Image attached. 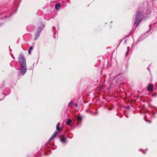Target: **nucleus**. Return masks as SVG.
I'll list each match as a JSON object with an SVG mask.
<instances>
[{
    "label": "nucleus",
    "mask_w": 157,
    "mask_h": 157,
    "mask_svg": "<svg viewBox=\"0 0 157 157\" xmlns=\"http://www.w3.org/2000/svg\"><path fill=\"white\" fill-rule=\"evenodd\" d=\"M19 61L21 64V74L24 75L27 71L26 61L23 55H21L19 58Z\"/></svg>",
    "instance_id": "obj_1"
},
{
    "label": "nucleus",
    "mask_w": 157,
    "mask_h": 157,
    "mask_svg": "<svg viewBox=\"0 0 157 157\" xmlns=\"http://www.w3.org/2000/svg\"><path fill=\"white\" fill-rule=\"evenodd\" d=\"M143 13L141 11H138L135 17L134 26H137L142 19Z\"/></svg>",
    "instance_id": "obj_2"
},
{
    "label": "nucleus",
    "mask_w": 157,
    "mask_h": 157,
    "mask_svg": "<svg viewBox=\"0 0 157 157\" xmlns=\"http://www.w3.org/2000/svg\"><path fill=\"white\" fill-rule=\"evenodd\" d=\"M44 25L43 24H41V26L38 29V31H39V32L36 33L35 37V38L36 39V40L40 35V32L44 28Z\"/></svg>",
    "instance_id": "obj_3"
},
{
    "label": "nucleus",
    "mask_w": 157,
    "mask_h": 157,
    "mask_svg": "<svg viewBox=\"0 0 157 157\" xmlns=\"http://www.w3.org/2000/svg\"><path fill=\"white\" fill-rule=\"evenodd\" d=\"M58 133V132L57 131H55V132H54L53 134L52 135V136L50 138L49 141H50L54 139V138L56 136V135Z\"/></svg>",
    "instance_id": "obj_4"
},
{
    "label": "nucleus",
    "mask_w": 157,
    "mask_h": 157,
    "mask_svg": "<svg viewBox=\"0 0 157 157\" xmlns=\"http://www.w3.org/2000/svg\"><path fill=\"white\" fill-rule=\"evenodd\" d=\"M153 85L151 83L149 84L147 86L148 90L152 91H153Z\"/></svg>",
    "instance_id": "obj_5"
},
{
    "label": "nucleus",
    "mask_w": 157,
    "mask_h": 157,
    "mask_svg": "<svg viewBox=\"0 0 157 157\" xmlns=\"http://www.w3.org/2000/svg\"><path fill=\"white\" fill-rule=\"evenodd\" d=\"M65 139L66 138L63 135H62L60 138V140L63 143L65 144L66 142V140Z\"/></svg>",
    "instance_id": "obj_6"
},
{
    "label": "nucleus",
    "mask_w": 157,
    "mask_h": 157,
    "mask_svg": "<svg viewBox=\"0 0 157 157\" xmlns=\"http://www.w3.org/2000/svg\"><path fill=\"white\" fill-rule=\"evenodd\" d=\"M77 120V124L80 123L81 122L82 120V118L81 117L78 116L77 117H76Z\"/></svg>",
    "instance_id": "obj_7"
},
{
    "label": "nucleus",
    "mask_w": 157,
    "mask_h": 157,
    "mask_svg": "<svg viewBox=\"0 0 157 157\" xmlns=\"http://www.w3.org/2000/svg\"><path fill=\"white\" fill-rule=\"evenodd\" d=\"M61 6V4L60 3H59L58 4L56 5L55 6V8L56 10L58 9Z\"/></svg>",
    "instance_id": "obj_8"
},
{
    "label": "nucleus",
    "mask_w": 157,
    "mask_h": 157,
    "mask_svg": "<svg viewBox=\"0 0 157 157\" xmlns=\"http://www.w3.org/2000/svg\"><path fill=\"white\" fill-rule=\"evenodd\" d=\"M71 120L70 119H69L67 120L66 123L68 125H69L70 123H71Z\"/></svg>",
    "instance_id": "obj_9"
},
{
    "label": "nucleus",
    "mask_w": 157,
    "mask_h": 157,
    "mask_svg": "<svg viewBox=\"0 0 157 157\" xmlns=\"http://www.w3.org/2000/svg\"><path fill=\"white\" fill-rule=\"evenodd\" d=\"M56 129L58 131H59L60 130L61 128L59 127V126L56 125Z\"/></svg>",
    "instance_id": "obj_10"
},
{
    "label": "nucleus",
    "mask_w": 157,
    "mask_h": 157,
    "mask_svg": "<svg viewBox=\"0 0 157 157\" xmlns=\"http://www.w3.org/2000/svg\"><path fill=\"white\" fill-rule=\"evenodd\" d=\"M127 49H128V52L125 54V55L126 56H128V52L129 51V49H128V47H127Z\"/></svg>",
    "instance_id": "obj_11"
},
{
    "label": "nucleus",
    "mask_w": 157,
    "mask_h": 157,
    "mask_svg": "<svg viewBox=\"0 0 157 157\" xmlns=\"http://www.w3.org/2000/svg\"><path fill=\"white\" fill-rule=\"evenodd\" d=\"M32 49H33V47L31 46V47H30L29 50H32Z\"/></svg>",
    "instance_id": "obj_12"
},
{
    "label": "nucleus",
    "mask_w": 157,
    "mask_h": 157,
    "mask_svg": "<svg viewBox=\"0 0 157 157\" xmlns=\"http://www.w3.org/2000/svg\"><path fill=\"white\" fill-rule=\"evenodd\" d=\"M75 106L76 107H77L78 106V105L77 104H76V103H74V104Z\"/></svg>",
    "instance_id": "obj_13"
},
{
    "label": "nucleus",
    "mask_w": 157,
    "mask_h": 157,
    "mask_svg": "<svg viewBox=\"0 0 157 157\" xmlns=\"http://www.w3.org/2000/svg\"><path fill=\"white\" fill-rule=\"evenodd\" d=\"M28 52H29V54H31V53L30 50H29Z\"/></svg>",
    "instance_id": "obj_14"
},
{
    "label": "nucleus",
    "mask_w": 157,
    "mask_h": 157,
    "mask_svg": "<svg viewBox=\"0 0 157 157\" xmlns=\"http://www.w3.org/2000/svg\"><path fill=\"white\" fill-rule=\"evenodd\" d=\"M60 124V123L59 122V123H57V126H59Z\"/></svg>",
    "instance_id": "obj_15"
}]
</instances>
